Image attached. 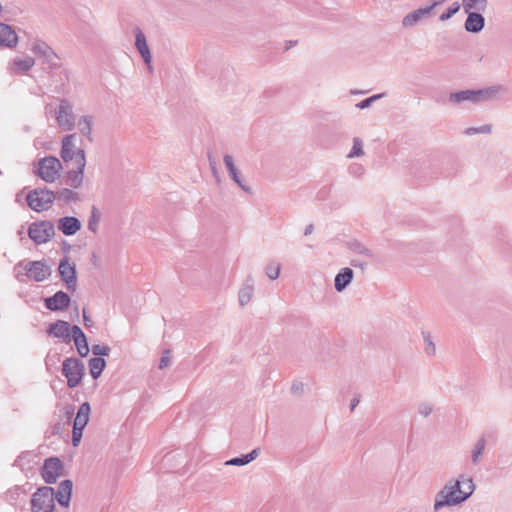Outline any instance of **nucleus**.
I'll return each mask as SVG.
<instances>
[{"label": "nucleus", "instance_id": "nucleus-7", "mask_svg": "<svg viewBox=\"0 0 512 512\" xmlns=\"http://www.w3.org/2000/svg\"><path fill=\"white\" fill-rule=\"evenodd\" d=\"M30 51L50 69H55L58 67L57 60L59 57L46 41L40 38L33 39L30 44Z\"/></svg>", "mask_w": 512, "mask_h": 512}, {"label": "nucleus", "instance_id": "nucleus-15", "mask_svg": "<svg viewBox=\"0 0 512 512\" xmlns=\"http://www.w3.org/2000/svg\"><path fill=\"white\" fill-rule=\"evenodd\" d=\"M134 36H135V48L141 55L148 71L152 72L153 71L152 55H151L149 46L147 44V40H146V36H145L144 32L139 27H136L134 29Z\"/></svg>", "mask_w": 512, "mask_h": 512}, {"label": "nucleus", "instance_id": "nucleus-13", "mask_svg": "<svg viewBox=\"0 0 512 512\" xmlns=\"http://www.w3.org/2000/svg\"><path fill=\"white\" fill-rule=\"evenodd\" d=\"M35 63L34 57L24 54L12 58L8 62L7 70L11 75H24L35 66Z\"/></svg>", "mask_w": 512, "mask_h": 512}, {"label": "nucleus", "instance_id": "nucleus-2", "mask_svg": "<svg viewBox=\"0 0 512 512\" xmlns=\"http://www.w3.org/2000/svg\"><path fill=\"white\" fill-rule=\"evenodd\" d=\"M503 91L499 85L489 86L482 89H467L450 93L449 102L453 104L471 103L481 104L492 101Z\"/></svg>", "mask_w": 512, "mask_h": 512}, {"label": "nucleus", "instance_id": "nucleus-47", "mask_svg": "<svg viewBox=\"0 0 512 512\" xmlns=\"http://www.w3.org/2000/svg\"><path fill=\"white\" fill-rule=\"evenodd\" d=\"M444 1H445V0H433V1L429 2V3L427 4V6H428V7H431V11L433 12V10H434L437 6H439V5H441L442 3H444Z\"/></svg>", "mask_w": 512, "mask_h": 512}, {"label": "nucleus", "instance_id": "nucleus-10", "mask_svg": "<svg viewBox=\"0 0 512 512\" xmlns=\"http://www.w3.org/2000/svg\"><path fill=\"white\" fill-rule=\"evenodd\" d=\"M90 413V404L88 402L82 403L73 422L72 444L75 447L78 446L81 441L83 430L89 422Z\"/></svg>", "mask_w": 512, "mask_h": 512}, {"label": "nucleus", "instance_id": "nucleus-20", "mask_svg": "<svg viewBox=\"0 0 512 512\" xmlns=\"http://www.w3.org/2000/svg\"><path fill=\"white\" fill-rule=\"evenodd\" d=\"M70 305V297L63 291L56 292L45 299V307L51 311H63Z\"/></svg>", "mask_w": 512, "mask_h": 512}, {"label": "nucleus", "instance_id": "nucleus-17", "mask_svg": "<svg viewBox=\"0 0 512 512\" xmlns=\"http://www.w3.org/2000/svg\"><path fill=\"white\" fill-rule=\"evenodd\" d=\"M433 15L431 7L425 5L416 10L409 12L402 19V26L404 28H412L422 21L429 19Z\"/></svg>", "mask_w": 512, "mask_h": 512}, {"label": "nucleus", "instance_id": "nucleus-3", "mask_svg": "<svg viewBox=\"0 0 512 512\" xmlns=\"http://www.w3.org/2000/svg\"><path fill=\"white\" fill-rule=\"evenodd\" d=\"M14 270L15 276L20 282L25 281L23 276L34 282H42L51 275V268L45 260H22L15 265Z\"/></svg>", "mask_w": 512, "mask_h": 512}, {"label": "nucleus", "instance_id": "nucleus-43", "mask_svg": "<svg viewBox=\"0 0 512 512\" xmlns=\"http://www.w3.org/2000/svg\"><path fill=\"white\" fill-rule=\"evenodd\" d=\"M110 352V348L107 346V345H100V344H97V345H93L92 347V353L95 355V356H107Z\"/></svg>", "mask_w": 512, "mask_h": 512}, {"label": "nucleus", "instance_id": "nucleus-32", "mask_svg": "<svg viewBox=\"0 0 512 512\" xmlns=\"http://www.w3.org/2000/svg\"><path fill=\"white\" fill-rule=\"evenodd\" d=\"M258 454H259V450L253 449L250 453H248L246 455H242L240 457H235V458H232V459L226 461L225 465L244 466V465H247L250 462H252L254 459H256Z\"/></svg>", "mask_w": 512, "mask_h": 512}, {"label": "nucleus", "instance_id": "nucleus-5", "mask_svg": "<svg viewBox=\"0 0 512 512\" xmlns=\"http://www.w3.org/2000/svg\"><path fill=\"white\" fill-rule=\"evenodd\" d=\"M55 200L53 191L42 188L34 189L26 196L28 206L36 212L47 211Z\"/></svg>", "mask_w": 512, "mask_h": 512}, {"label": "nucleus", "instance_id": "nucleus-1", "mask_svg": "<svg viewBox=\"0 0 512 512\" xmlns=\"http://www.w3.org/2000/svg\"><path fill=\"white\" fill-rule=\"evenodd\" d=\"M474 491L475 484L471 477L459 475L456 479H450L436 493L433 511L439 512L443 508L460 506L472 496Z\"/></svg>", "mask_w": 512, "mask_h": 512}, {"label": "nucleus", "instance_id": "nucleus-42", "mask_svg": "<svg viewBox=\"0 0 512 512\" xmlns=\"http://www.w3.org/2000/svg\"><path fill=\"white\" fill-rule=\"evenodd\" d=\"M383 96H384V94H375V95L368 97V98L362 100L361 102L357 103L356 107L359 109H366V108L370 107L376 100L382 98Z\"/></svg>", "mask_w": 512, "mask_h": 512}, {"label": "nucleus", "instance_id": "nucleus-52", "mask_svg": "<svg viewBox=\"0 0 512 512\" xmlns=\"http://www.w3.org/2000/svg\"><path fill=\"white\" fill-rule=\"evenodd\" d=\"M3 10V7H2V4L0 3V13L2 12Z\"/></svg>", "mask_w": 512, "mask_h": 512}, {"label": "nucleus", "instance_id": "nucleus-21", "mask_svg": "<svg viewBox=\"0 0 512 512\" xmlns=\"http://www.w3.org/2000/svg\"><path fill=\"white\" fill-rule=\"evenodd\" d=\"M467 18L464 23L465 30L469 33H479L485 26V18L483 12L471 11L465 12Z\"/></svg>", "mask_w": 512, "mask_h": 512}, {"label": "nucleus", "instance_id": "nucleus-38", "mask_svg": "<svg viewBox=\"0 0 512 512\" xmlns=\"http://www.w3.org/2000/svg\"><path fill=\"white\" fill-rule=\"evenodd\" d=\"M265 273L271 280H276L280 275V265L276 262H271L266 265Z\"/></svg>", "mask_w": 512, "mask_h": 512}, {"label": "nucleus", "instance_id": "nucleus-6", "mask_svg": "<svg viewBox=\"0 0 512 512\" xmlns=\"http://www.w3.org/2000/svg\"><path fill=\"white\" fill-rule=\"evenodd\" d=\"M30 504L32 512H52L55 507L54 489L47 486L38 488L33 493Z\"/></svg>", "mask_w": 512, "mask_h": 512}, {"label": "nucleus", "instance_id": "nucleus-48", "mask_svg": "<svg viewBox=\"0 0 512 512\" xmlns=\"http://www.w3.org/2000/svg\"><path fill=\"white\" fill-rule=\"evenodd\" d=\"M83 320H84L85 326H91L92 321H91L90 317L86 314L85 310L83 311Z\"/></svg>", "mask_w": 512, "mask_h": 512}, {"label": "nucleus", "instance_id": "nucleus-50", "mask_svg": "<svg viewBox=\"0 0 512 512\" xmlns=\"http://www.w3.org/2000/svg\"><path fill=\"white\" fill-rule=\"evenodd\" d=\"M312 231H313V226H312V225H309V226H307V227L305 228V232H304V234H305V235H309V234H311V233H312Z\"/></svg>", "mask_w": 512, "mask_h": 512}, {"label": "nucleus", "instance_id": "nucleus-8", "mask_svg": "<svg viewBox=\"0 0 512 512\" xmlns=\"http://www.w3.org/2000/svg\"><path fill=\"white\" fill-rule=\"evenodd\" d=\"M84 364L77 358H67L62 365V372L67 378V385L70 388L77 387L84 375Z\"/></svg>", "mask_w": 512, "mask_h": 512}, {"label": "nucleus", "instance_id": "nucleus-12", "mask_svg": "<svg viewBox=\"0 0 512 512\" xmlns=\"http://www.w3.org/2000/svg\"><path fill=\"white\" fill-rule=\"evenodd\" d=\"M58 272L67 289L74 292L77 287V273L76 266L69 257L65 256L60 260Z\"/></svg>", "mask_w": 512, "mask_h": 512}, {"label": "nucleus", "instance_id": "nucleus-26", "mask_svg": "<svg viewBox=\"0 0 512 512\" xmlns=\"http://www.w3.org/2000/svg\"><path fill=\"white\" fill-rule=\"evenodd\" d=\"M72 337L79 355L82 357L87 356L89 353L87 339L84 332L79 326H72Z\"/></svg>", "mask_w": 512, "mask_h": 512}, {"label": "nucleus", "instance_id": "nucleus-16", "mask_svg": "<svg viewBox=\"0 0 512 512\" xmlns=\"http://www.w3.org/2000/svg\"><path fill=\"white\" fill-rule=\"evenodd\" d=\"M62 463L58 458H49L45 460L41 475L48 484H53L62 475Z\"/></svg>", "mask_w": 512, "mask_h": 512}, {"label": "nucleus", "instance_id": "nucleus-33", "mask_svg": "<svg viewBox=\"0 0 512 512\" xmlns=\"http://www.w3.org/2000/svg\"><path fill=\"white\" fill-rule=\"evenodd\" d=\"M56 200L64 203L76 202L80 199L79 193L70 188H62L55 193Z\"/></svg>", "mask_w": 512, "mask_h": 512}, {"label": "nucleus", "instance_id": "nucleus-4", "mask_svg": "<svg viewBox=\"0 0 512 512\" xmlns=\"http://www.w3.org/2000/svg\"><path fill=\"white\" fill-rule=\"evenodd\" d=\"M34 173L46 183H54L60 178L63 169L60 160L54 156H46L34 164Z\"/></svg>", "mask_w": 512, "mask_h": 512}, {"label": "nucleus", "instance_id": "nucleus-11", "mask_svg": "<svg viewBox=\"0 0 512 512\" xmlns=\"http://www.w3.org/2000/svg\"><path fill=\"white\" fill-rule=\"evenodd\" d=\"M54 234V225L50 221L34 222L28 229L29 238L36 244H44L48 242Z\"/></svg>", "mask_w": 512, "mask_h": 512}, {"label": "nucleus", "instance_id": "nucleus-14", "mask_svg": "<svg viewBox=\"0 0 512 512\" xmlns=\"http://www.w3.org/2000/svg\"><path fill=\"white\" fill-rule=\"evenodd\" d=\"M76 169L70 170L66 176V184L77 189L81 187L84 180V170L86 166L85 151H80L77 156Z\"/></svg>", "mask_w": 512, "mask_h": 512}, {"label": "nucleus", "instance_id": "nucleus-28", "mask_svg": "<svg viewBox=\"0 0 512 512\" xmlns=\"http://www.w3.org/2000/svg\"><path fill=\"white\" fill-rule=\"evenodd\" d=\"M354 276V272L350 268H343L335 276L334 286L336 291L342 292L351 283Z\"/></svg>", "mask_w": 512, "mask_h": 512}, {"label": "nucleus", "instance_id": "nucleus-51", "mask_svg": "<svg viewBox=\"0 0 512 512\" xmlns=\"http://www.w3.org/2000/svg\"><path fill=\"white\" fill-rule=\"evenodd\" d=\"M359 403V400L358 399H353L351 401V410H353Z\"/></svg>", "mask_w": 512, "mask_h": 512}, {"label": "nucleus", "instance_id": "nucleus-45", "mask_svg": "<svg viewBox=\"0 0 512 512\" xmlns=\"http://www.w3.org/2000/svg\"><path fill=\"white\" fill-rule=\"evenodd\" d=\"M170 364H171V359H170L169 351L166 350V351H164V353L162 354V356L160 358L159 368L160 369L167 368L168 366H170Z\"/></svg>", "mask_w": 512, "mask_h": 512}, {"label": "nucleus", "instance_id": "nucleus-19", "mask_svg": "<svg viewBox=\"0 0 512 512\" xmlns=\"http://www.w3.org/2000/svg\"><path fill=\"white\" fill-rule=\"evenodd\" d=\"M224 165L230 178L246 193H252L251 187L243 180L240 171L235 165L233 156L225 154L223 157Z\"/></svg>", "mask_w": 512, "mask_h": 512}, {"label": "nucleus", "instance_id": "nucleus-46", "mask_svg": "<svg viewBox=\"0 0 512 512\" xmlns=\"http://www.w3.org/2000/svg\"><path fill=\"white\" fill-rule=\"evenodd\" d=\"M304 391V385L301 382H295L291 386V392L294 395H301Z\"/></svg>", "mask_w": 512, "mask_h": 512}, {"label": "nucleus", "instance_id": "nucleus-31", "mask_svg": "<svg viewBox=\"0 0 512 512\" xmlns=\"http://www.w3.org/2000/svg\"><path fill=\"white\" fill-rule=\"evenodd\" d=\"M93 122L94 118L90 115H83L77 121L78 130L88 139H91Z\"/></svg>", "mask_w": 512, "mask_h": 512}, {"label": "nucleus", "instance_id": "nucleus-29", "mask_svg": "<svg viewBox=\"0 0 512 512\" xmlns=\"http://www.w3.org/2000/svg\"><path fill=\"white\" fill-rule=\"evenodd\" d=\"M486 444L487 441L484 436L478 438L477 441L473 444L470 456V461L473 466L479 465L485 451Z\"/></svg>", "mask_w": 512, "mask_h": 512}, {"label": "nucleus", "instance_id": "nucleus-40", "mask_svg": "<svg viewBox=\"0 0 512 512\" xmlns=\"http://www.w3.org/2000/svg\"><path fill=\"white\" fill-rule=\"evenodd\" d=\"M100 222V215L98 214L96 208L92 209L91 216L88 221V229L94 233L97 232L98 226Z\"/></svg>", "mask_w": 512, "mask_h": 512}, {"label": "nucleus", "instance_id": "nucleus-39", "mask_svg": "<svg viewBox=\"0 0 512 512\" xmlns=\"http://www.w3.org/2000/svg\"><path fill=\"white\" fill-rule=\"evenodd\" d=\"M417 411L420 416L424 418L429 417L434 411V405L431 402L423 401L419 403Z\"/></svg>", "mask_w": 512, "mask_h": 512}, {"label": "nucleus", "instance_id": "nucleus-27", "mask_svg": "<svg viewBox=\"0 0 512 512\" xmlns=\"http://www.w3.org/2000/svg\"><path fill=\"white\" fill-rule=\"evenodd\" d=\"M72 493V482L64 480L60 483L57 492L54 491V500L56 499L61 506L69 505Z\"/></svg>", "mask_w": 512, "mask_h": 512}, {"label": "nucleus", "instance_id": "nucleus-44", "mask_svg": "<svg viewBox=\"0 0 512 512\" xmlns=\"http://www.w3.org/2000/svg\"><path fill=\"white\" fill-rule=\"evenodd\" d=\"M348 171L354 177H361L365 173L364 167L357 163L350 165Z\"/></svg>", "mask_w": 512, "mask_h": 512}, {"label": "nucleus", "instance_id": "nucleus-36", "mask_svg": "<svg viewBox=\"0 0 512 512\" xmlns=\"http://www.w3.org/2000/svg\"><path fill=\"white\" fill-rule=\"evenodd\" d=\"M423 341H424V352L429 357H434L436 355V345L432 339V336L429 332H422Z\"/></svg>", "mask_w": 512, "mask_h": 512}, {"label": "nucleus", "instance_id": "nucleus-23", "mask_svg": "<svg viewBox=\"0 0 512 512\" xmlns=\"http://www.w3.org/2000/svg\"><path fill=\"white\" fill-rule=\"evenodd\" d=\"M48 333L56 338L63 339L65 342H69L72 334V327L68 322L58 320L50 324Z\"/></svg>", "mask_w": 512, "mask_h": 512}, {"label": "nucleus", "instance_id": "nucleus-18", "mask_svg": "<svg viewBox=\"0 0 512 512\" xmlns=\"http://www.w3.org/2000/svg\"><path fill=\"white\" fill-rule=\"evenodd\" d=\"M76 140L77 137L75 134H69L66 135L62 139V146H61V158L65 161H71L75 160V163H77V156L80 151H84L83 149H78L76 147Z\"/></svg>", "mask_w": 512, "mask_h": 512}, {"label": "nucleus", "instance_id": "nucleus-49", "mask_svg": "<svg viewBox=\"0 0 512 512\" xmlns=\"http://www.w3.org/2000/svg\"><path fill=\"white\" fill-rule=\"evenodd\" d=\"M73 411H74V410H73L72 406H66V407H65V414H66V416H67L68 418H70V417H71V415L73 414Z\"/></svg>", "mask_w": 512, "mask_h": 512}, {"label": "nucleus", "instance_id": "nucleus-30", "mask_svg": "<svg viewBox=\"0 0 512 512\" xmlns=\"http://www.w3.org/2000/svg\"><path fill=\"white\" fill-rule=\"evenodd\" d=\"M460 5L464 12H485L488 8V0H461Z\"/></svg>", "mask_w": 512, "mask_h": 512}, {"label": "nucleus", "instance_id": "nucleus-24", "mask_svg": "<svg viewBox=\"0 0 512 512\" xmlns=\"http://www.w3.org/2000/svg\"><path fill=\"white\" fill-rule=\"evenodd\" d=\"M18 44V35L12 27L5 23H0V45L7 48H14Z\"/></svg>", "mask_w": 512, "mask_h": 512}, {"label": "nucleus", "instance_id": "nucleus-37", "mask_svg": "<svg viewBox=\"0 0 512 512\" xmlns=\"http://www.w3.org/2000/svg\"><path fill=\"white\" fill-rule=\"evenodd\" d=\"M492 132V126L490 124H485L480 127H469L465 129L464 134L471 136L474 134H490Z\"/></svg>", "mask_w": 512, "mask_h": 512}, {"label": "nucleus", "instance_id": "nucleus-9", "mask_svg": "<svg viewBox=\"0 0 512 512\" xmlns=\"http://www.w3.org/2000/svg\"><path fill=\"white\" fill-rule=\"evenodd\" d=\"M55 119L57 125L63 131H71L74 129L76 123L73 106L68 100H60L58 106L55 108Z\"/></svg>", "mask_w": 512, "mask_h": 512}, {"label": "nucleus", "instance_id": "nucleus-41", "mask_svg": "<svg viewBox=\"0 0 512 512\" xmlns=\"http://www.w3.org/2000/svg\"><path fill=\"white\" fill-rule=\"evenodd\" d=\"M461 5L458 2H454L445 12H443L439 20L446 21L450 19L453 15H455L460 10Z\"/></svg>", "mask_w": 512, "mask_h": 512}, {"label": "nucleus", "instance_id": "nucleus-35", "mask_svg": "<svg viewBox=\"0 0 512 512\" xmlns=\"http://www.w3.org/2000/svg\"><path fill=\"white\" fill-rule=\"evenodd\" d=\"M365 155L364 143L359 137L353 138V145L350 152L347 154V158H360Z\"/></svg>", "mask_w": 512, "mask_h": 512}, {"label": "nucleus", "instance_id": "nucleus-34", "mask_svg": "<svg viewBox=\"0 0 512 512\" xmlns=\"http://www.w3.org/2000/svg\"><path fill=\"white\" fill-rule=\"evenodd\" d=\"M106 362L101 357H94L89 360V371L93 379H97L104 370Z\"/></svg>", "mask_w": 512, "mask_h": 512}, {"label": "nucleus", "instance_id": "nucleus-22", "mask_svg": "<svg viewBox=\"0 0 512 512\" xmlns=\"http://www.w3.org/2000/svg\"><path fill=\"white\" fill-rule=\"evenodd\" d=\"M254 279L251 275L247 276L241 284L238 291V303L241 307L246 306L253 298Z\"/></svg>", "mask_w": 512, "mask_h": 512}, {"label": "nucleus", "instance_id": "nucleus-25", "mask_svg": "<svg viewBox=\"0 0 512 512\" xmlns=\"http://www.w3.org/2000/svg\"><path fill=\"white\" fill-rule=\"evenodd\" d=\"M57 227L64 235L71 236L81 229V222L76 217L66 216L58 220Z\"/></svg>", "mask_w": 512, "mask_h": 512}]
</instances>
